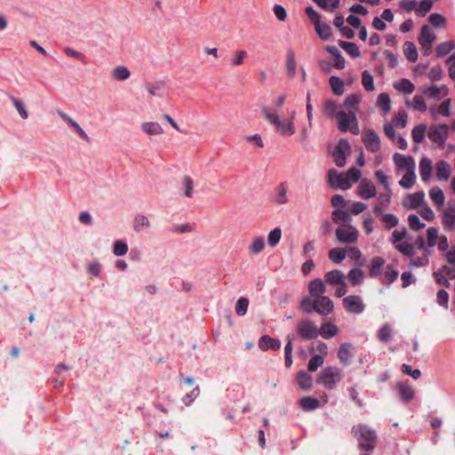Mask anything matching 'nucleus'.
<instances>
[{
	"instance_id": "nucleus-1",
	"label": "nucleus",
	"mask_w": 455,
	"mask_h": 455,
	"mask_svg": "<svg viewBox=\"0 0 455 455\" xmlns=\"http://www.w3.org/2000/svg\"><path fill=\"white\" fill-rule=\"evenodd\" d=\"M260 111L262 115L264 116L265 119L271 124L275 131L280 133V135L283 137H290L293 135L296 132L295 126H294V118L296 112L292 111L291 114V116L286 120H280V117L276 112V110L271 109L270 108H267L266 106H263L260 108Z\"/></svg>"
},
{
	"instance_id": "nucleus-2",
	"label": "nucleus",
	"mask_w": 455,
	"mask_h": 455,
	"mask_svg": "<svg viewBox=\"0 0 455 455\" xmlns=\"http://www.w3.org/2000/svg\"><path fill=\"white\" fill-rule=\"evenodd\" d=\"M354 436L357 439L359 446L366 451H372L377 444L376 432L365 424L360 423L352 428Z\"/></svg>"
},
{
	"instance_id": "nucleus-3",
	"label": "nucleus",
	"mask_w": 455,
	"mask_h": 455,
	"mask_svg": "<svg viewBox=\"0 0 455 455\" xmlns=\"http://www.w3.org/2000/svg\"><path fill=\"white\" fill-rule=\"evenodd\" d=\"M342 379L341 370L336 366H329L322 370L318 381L325 387L332 389Z\"/></svg>"
},
{
	"instance_id": "nucleus-4",
	"label": "nucleus",
	"mask_w": 455,
	"mask_h": 455,
	"mask_svg": "<svg viewBox=\"0 0 455 455\" xmlns=\"http://www.w3.org/2000/svg\"><path fill=\"white\" fill-rule=\"evenodd\" d=\"M297 331L303 339H313L319 335L317 325L308 319H302L298 322Z\"/></svg>"
},
{
	"instance_id": "nucleus-5",
	"label": "nucleus",
	"mask_w": 455,
	"mask_h": 455,
	"mask_svg": "<svg viewBox=\"0 0 455 455\" xmlns=\"http://www.w3.org/2000/svg\"><path fill=\"white\" fill-rule=\"evenodd\" d=\"M335 234L337 239L343 243H354L358 238V231L351 225L338 228Z\"/></svg>"
},
{
	"instance_id": "nucleus-6",
	"label": "nucleus",
	"mask_w": 455,
	"mask_h": 455,
	"mask_svg": "<svg viewBox=\"0 0 455 455\" xmlns=\"http://www.w3.org/2000/svg\"><path fill=\"white\" fill-rule=\"evenodd\" d=\"M345 309L351 314L359 315L363 312L365 305L362 298L358 295H349L342 300Z\"/></svg>"
},
{
	"instance_id": "nucleus-7",
	"label": "nucleus",
	"mask_w": 455,
	"mask_h": 455,
	"mask_svg": "<svg viewBox=\"0 0 455 455\" xmlns=\"http://www.w3.org/2000/svg\"><path fill=\"white\" fill-rule=\"evenodd\" d=\"M351 150V147L349 142L345 140L341 139L338 145L336 146L333 153L332 157L337 166L343 167L346 164V155L347 153H349Z\"/></svg>"
},
{
	"instance_id": "nucleus-8",
	"label": "nucleus",
	"mask_w": 455,
	"mask_h": 455,
	"mask_svg": "<svg viewBox=\"0 0 455 455\" xmlns=\"http://www.w3.org/2000/svg\"><path fill=\"white\" fill-rule=\"evenodd\" d=\"M448 125L446 124H438L432 126L428 131V138L429 140L438 144L440 147H443L444 141L448 138Z\"/></svg>"
},
{
	"instance_id": "nucleus-9",
	"label": "nucleus",
	"mask_w": 455,
	"mask_h": 455,
	"mask_svg": "<svg viewBox=\"0 0 455 455\" xmlns=\"http://www.w3.org/2000/svg\"><path fill=\"white\" fill-rule=\"evenodd\" d=\"M328 178L330 186L333 188H339L346 190L351 188V184H349L345 172L338 173L335 170H330L328 172Z\"/></svg>"
},
{
	"instance_id": "nucleus-10",
	"label": "nucleus",
	"mask_w": 455,
	"mask_h": 455,
	"mask_svg": "<svg viewBox=\"0 0 455 455\" xmlns=\"http://www.w3.org/2000/svg\"><path fill=\"white\" fill-rule=\"evenodd\" d=\"M442 225L446 232L455 230V207L448 204L442 213Z\"/></svg>"
},
{
	"instance_id": "nucleus-11",
	"label": "nucleus",
	"mask_w": 455,
	"mask_h": 455,
	"mask_svg": "<svg viewBox=\"0 0 455 455\" xmlns=\"http://www.w3.org/2000/svg\"><path fill=\"white\" fill-rule=\"evenodd\" d=\"M362 140L368 151L377 153L380 149V139L375 132L368 130Z\"/></svg>"
},
{
	"instance_id": "nucleus-12",
	"label": "nucleus",
	"mask_w": 455,
	"mask_h": 455,
	"mask_svg": "<svg viewBox=\"0 0 455 455\" xmlns=\"http://www.w3.org/2000/svg\"><path fill=\"white\" fill-rule=\"evenodd\" d=\"M358 195L364 200L376 196L377 190L373 182L369 179L361 180L357 187Z\"/></svg>"
},
{
	"instance_id": "nucleus-13",
	"label": "nucleus",
	"mask_w": 455,
	"mask_h": 455,
	"mask_svg": "<svg viewBox=\"0 0 455 455\" xmlns=\"http://www.w3.org/2000/svg\"><path fill=\"white\" fill-rule=\"evenodd\" d=\"M334 304L332 300L327 297H318L315 299V312L320 315H328L333 311Z\"/></svg>"
},
{
	"instance_id": "nucleus-14",
	"label": "nucleus",
	"mask_w": 455,
	"mask_h": 455,
	"mask_svg": "<svg viewBox=\"0 0 455 455\" xmlns=\"http://www.w3.org/2000/svg\"><path fill=\"white\" fill-rule=\"evenodd\" d=\"M356 115L353 112L347 113L344 110H339L336 113V120L338 128L340 132H346L349 130L352 122H355Z\"/></svg>"
},
{
	"instance_id": "nucleus-15",
	"label": "nucleus",
	"mask_w": 455,
	"mask_h": 455,
	"mask_svg": "<svg viewBox=\"0 0 455 455\" xmlns=\"http://www.w3.org/2000/svg\"><path fill=\"white\" fill-rule=\"evenodd\" d=\"M393 160L398 171L408 172V170H415L416 168L415 161L412 156H404L395 153L393 156Z\"/></svg>"
},
{
	"instance_id": "nucleus-16",
	"label": "nucleus",
	"mask_w": 455,
	"mask_h": 455,
	"mask_svg": "<svg viewBox=\"0 0 455 455\" xmlns=\"http://www.w3.org/2000/svg\"><path fill=\"white\" fill-rule=\"evenodd\" d=\"M421 92L429 99L440 100L448 94V87L442 85L440 87L436 85L433 86H423L421 87Z\"/></svg>"
},
{
	"instance_id": "nucleus-17",
	"label": "nucleus",
	"mask_w": 455,
	"mask_h": 455,
	"mask_svg": "<svg viewBox=\"0 0 455 455\" xmlns=\"http://www.w3.org/2000/svg\"><path fill=\"white\" fill-rule=\"evenodd\" d=\"M436 39V36L432 30V28L428 25H423L420 29V34L419 36V43L421 45V47H427V49L429 47H432L433 44L435 43Z\"/></svg>"
},
{
	"instance_id": "nucleus-18",
	"label": "nucleus",
	"mask_w": 455,
	"mask_h": 455,
	"mask_svg": "<svg viewBox=\"0 0 455 455\" xmlns=\"http://www.w3.org/2000/svg\"><path fill=\"white\" fill-rule=\"evenodd\" d=\"M425 193L424 191H418L413 194L407 195L402 202V204L404 208L407 209H417L424 201Z\"/></svg>"
},
{
	"instance_id": "nucleus-19",
	"label": "nucleus",
	"mask_w": 455,
	"mask_h": 455,
	"mask_svg": "<svg viewBox=\"0 0 455 455\" xmlns=\"http://www.w3.org/2000/svg\"><path fill=\"white\" fill-rule=\"evenodd\" d=\"M326 286L321 278H315L308 283V292L313 299L323 297Z\"/></svg>"
},
{
	"instance_id": "nucleus-20",
	"label": "nucleus",
	"mask_w": 455,
	"mask_h": 455,
	"mask_svg": "<svg viewBox=\"0 0 455 455\" xmlns=\"http://www.w3.org/2000/svg\"><path fill=\"white\" fill-rule=\"evenodd\" d=\"M58 115L60 116V118L63 121H65L68 124H69L70 127H72L77 132V134L79 135L80 138H82L83 140H85L87 141L89 140L88 135L86 134V132L84 131V129L79 125V124L77 122L73 120L68 114H66L62 111H58Z\"/></svg>"
},
{
	"instance_id": "nucleus-21",
	"label": "nucleus",
	"mask_w": 455,
	"mask_h": 455,
	"mask_svg": "<svg viewBox=\"0 0 455 455\" xmlns=\"http://www.w3.org/2000/svg\"><path fill=\"white\" fill-rule=\"evenodd\" d=\"M353 345L350 343H343L339 346L338 350V358L343 365H348L350 359L353 356Z\"/></svg>"
},
{
	"instance_id": "nucleus-22",
	"label": "nucleus",
	"mask_w": 455,
	"mask_h": 455,
	"mask_svg": "<svg viewBox=\"0 0 455 455\" xmlns=\"http://www.w3.org/2000/svg\"><path fill=\"white\" fill-rule=\"evenodd\" d=\"M433 172L432 161L427 157L419 161V175L422 181L427 182L430 180Z\"/></svg>"
},
{
	"instance_id": "nucleus-23",
	"label": "nucleus",
	"mask_w": 455,
	"mask_h": 455,
	"mask_svg": "<svg viewBox=\"0 0 455 455\" xmlns=\"http://www.w3.org/2000/svg\"><path fill=\"white\" fill-rule=\"evenodd\" d=\"M436 168V178L438 180L445 181L447 180L451 173V165L445 161H439L435 164Z\"/></svg>"
},
{
	"instance_id": "nucleus-24",
	"label": "nucleus",
	"mask_w": 455,
	"mask_h": 455,
	"mask_svg": "<svg viewBox=\"0 0 455 455\" xmlns=\"http://www.w3.org/2000/svg\"><path fill=\"white\" fill-rule=\"evenodd\" d=\"M324 280L330 285H339L345 282L346 276L342 271L335 269L327 272L324 275Z\"/></svg>"
},
{
	"instance_id": "nucleus-25",
	"label": "nucleus",
	"mask_w": 455,
	"mask_h": 455,
	"mask_svg": "<svg viewBox=\"0 0 455 455\" xmlns=\"http://www.w3.org/2000/svg\"><path fill=\"white\" fill-rule=\"evenodd\" d=\"M259 346L263 350H267L268 348H271L272 350L276 351L279 350L281 347V341L276 339L270 338L267 335H265L260 338Z\"/></svg>"
},
{
	"instance_id": "nucleus-26",
	"label": "nucleus",
	"mask_w": 455,
	"mask_h": 455,
	"mask_svg": "<svg viewBox=\"0 0 455 455\" xmlns=\"http://www.w3.org/2000/svg\"><path fill=\"white\" fill-rule=\"evenodd\" d=\"M338 332V327L330 322L323 323L319 329V335L326 339L333 338Z\"/></svg>"
},
{
	"instance_id": "nucleus-27",
	"label": "nucleus",
	"mask_w": 455,
	"mask_h": 455,
	"mask_svg": "<svg viewBox=\"0 0 455 455\" xmlns=\"http://www.w3.org/2000/svg\"><path fill=\"white\" fill-rule=\"evenodd\" d=\"M403 54L405 55L406 59L411 62L414 63L418 60V50L414 43L406 41L403 45Z\"/></svg>"
},
{
	"instance_id": "nucleus-28",
	"label": "nucleus",
	"mask_w": 455,
	"mask_h": 455,
	"mask_svg": "<svg viewBox=\"0 0 455 455\" xmlns=\"http://www.w3.org/2000/svg\"><path fill=\"white\" fill-rule=\"evenodd\" d=\"M315 29L319 37L323 41H327L331 36V28L326 22H322L321 20L316 22Z\"/></svg>"
},
{
	"instance_id": "nucleus-29",
	"label": "nucleus",
	"mask_w": 455,
	"mask_h": 455,
	"mask_svg": "<svg viewBox=\"0 0 455 455\" xmlns=\"http://www.w3.org/2000/svg\"><path fill=\"white\" fill-rule=\"evenodd\" d=\"M141 129L148 135H160L164 132V129L156 122H145L141 124Z\"/></svg>"
},
{
	"instance_id": "nucleus-30",
	"label": "nucleus",
	"mask_w": 455,
	"mask_h": 455,
	"mask_svg": "<svg viewBox=\"0 0 455 455\" xmlns=\"http://www.w3.org/2000/svg\"><path fill=\"white\" fill-rule=\"evenodd\" d=\"M385 264V259L381 257H374L371 262L370 276L377 277L381 275V269Z\"/></svg>"
},
{
	"instance_id": "nucleus-31",
	"label": "nucleus",
	"mask_w": 455,
	"mask_h": 455,
	"mask_svg": "<svg viewBox=\"0 0 455 455\" xmlns=\"http://www.w3.org/2000/svg\"><path fill=\"white\" fill-rule=\"evenodd\" d=\"M265 248V239L263 236L255 237L248 246V251L251 255L260 253Z\"/></svg>"
},
{
	"instance_id": "nucleus-32",
	"label": "nucleus",
	"mask_w": 455,
	"mask_h": 455,
	"mask_svg": "<svg viewBox=\"0 0 455 455\" xmlns=\"http://www.w3.org/2000/svg\"><path fill=\"white\" fill-rule=\"evenodd\" d=\"M415 181V170H408V172H405V174L399 180V185L405 189H410L413 187Z\"/></svg>"
},
{
	"instance_id": "nucleus-33",
	"label": "nucleus",
	"mask_w": 455,
	"mask_h": 455,
	"mask_svg": "<svg viewBox=\"0 0 455 455\" xmlns=\"http://www.w3.org/2000/svg\"><path fill=\"white\" fill-rule=\"evenodd\" d=\"M398 275L399 273L397 270H395L392 266L387 265L381 277V282L389 285L397 279Z\"/></svg>"
},
{
	"instance_id": "nucleus-34",
	"label": "nucleus",
	"mask_w": 455,
	"mask_h": 455,
	"mask_svg": "<svg viewBox=\"0 0 455 455\" xmlns=\"http://www.w3.org/2000/svg\"><path fill=\"white\" fill-rule=\"evenodd\" d=\"M394 88L396 91L403 92L404 93H412L415 90L414 84L407 78H402L400 81L394 84Z\"/></svg>"
},
{
	"instance_id": "nucleus-35",
	"label": "nucleus",
	"mask_w": 455,
	"mask_h": 455,
	"mask_svg": "<svg viewBox=\"0 0 455 455\" xmlns=\"http://www.w3.org/2000/svg\"><path fill=\"white\" fill-rule=\"evenodd\" d=\"M361 97L356 94L348 95L344 100V106L347 109V113H356L358 104L360 102Z\"/></svg>"
},
{
	"instance_id": "nucleus-36",
	"label": "nucleus",
	"mask_w": 455,
	"mask_h": 455,
	"mask_svg": "<svg viewBox=\"0 0 455 455\" xmlns=\"http://www.w3.org/2000/svg\"><path fill=\"white\" fill-rule=\"evenodd\" d=\"M297 379L298 383L302 389L308 390L312 387L313 379L312 377L307 371H299Z\"/></svg>"
},
{
	"instance_id": "nucleus-37",
	"label": "nucleus",
	"mask_w": 455,
	"mask_h": 455,
	"mask_svg": "<svg viewBox=\"0 0 455 455\" xmlns=\"http://www.w3.org/2000/svg\"><path fill=\"white\" fill-rule=\"evenodd\" d=\"M299 405L305 411H313L319 407L320 402L311 396H304L299 400Z\"/></svg>"
},
{
	"instance_id": "nucleus-38",
	"label": "nucleus",
	"mask_w": 455,
	"mask_h": 455,
	"mask_svg": "<svg viewBox=\"0 0 455 455\" xmlns=\"http://www.w3.org/2000/svg\"><path fill=\"white\" fill-rule=\"evenodd\" d=\"M429 196L431 200L433 201L434 204L437 207L443 206L444 204V194L443 190L438 188L435 187L433 188L429 192Z\"/></svg>"
},
{
	"instance_id": "nucleus-39",
	"label": "nucleus",
	"mask_w": 455,
	"mask_h": 455,
	"mask_svg": "<svg viewBox=\"0 0 455 455\" xmlns=\"http://www.w3.org/2000/svg\"><path fill=\"white\" fill-rule=\"evenodd\" d=\"M112 77L118 81H124L131 76V72L124 66H117L111 72Z\"/></svg>"
},
{
	"instance_id": "nucleus-40",
	"label": "nucleus",
	"mask_w": 455,
	"mask_h": 455,
	"mask_svg": "<svg viewBox=\"0 0 455 455\" xmlns=\"http://www.w3.org/2000/svg\"><path fill=\"white\" fill-rule=\"evenodd\" d=\"M395 248L403 255L410 258L414 256L416 252L414 245L407 241L397 244Z\"/></svg>"
},
{
	"instance_id": "nucleus-41",
	"label": "nucleus",
	"mask_w": 455,
	"mask_h": 455,
	"mask_svg": "<svg viewBox=\"0 0 455 455\" xmlns=\"http://www.w3.org/2000/svg\"><path fill=\"white\" fill-rule=\"evenodd\" d=\"M339 45L347 54L354 58H357L361 54L358 46L355 43L339 41Z\"/></svg>"
},
{
	"instance_id": "nucleus-42",
	"label": "nucleus",
	"mask_w": 455,
	"mask_h": 455,
	"mask_svg": "<svg viewBox=\"0 0 455 455\" xmlns=\"http://www.w3.org/2000/svg\"><path fill=\"white\" fill-rule=\"evenodd\" d=\"M164 88L165 84L161 81L154 82L147 85V91L151 96H162V92H164Z\"/></svg>"
},
{
	"instance_id": "nucleus-43",
	"label": "nucleus",
	"mask_w": 455,
	"mask_h": 455,
	"mask_svg": "<svg viewBox=\"0 0 455 455\" xmlns=\"http://www.w3.org/2000/svg\"><path fill=\"white\" fill-rule=\"evenodd\" d=\"M285 66H286L288 74L291 76H294L295 73H296V61H295V53L291 50H289L286 53Z\"/></svg>"
},
{
	"instance_id": "nucleus-44",
	"label": "nucleus",
	"mask_w": 455,
	"mask_h": 455,
	"mask_svg": "<svg viewBox=\"0 0 455 455\" xmlns=\"http://www.w3.org/2000/svg\"><path fill=\"white\" fill-rule=\"evenodd\" d=\"M427 131V125L424 124H420L413 128L411 136L412 140L415 143H420L424 140L425 134Z\"/></svg>"
},
{
	"instance_id": "nucleus-45",
	"label": "nucleus",
	"mask_w": 455,
	"mask_h": 455,
	"mask_svg": "<svg viewBox=\"0 0 455 455\" xmlns=\"http://www.w3.org/2000/svg\"><path fill=\"white\" fill-rule=\"evenodd\" d=\"M455 48V43L453 41H447L442 43L436 46V56L438 58L443 57L451 52Z\"/></svg>"
},
{
	"instance_id": "nucleus-46",
	"label": "nucleus",
	"mask_w": 455,
	"mask_h": 455,
	"mask_svg": "<svg viewBox=\"0 0 455 455\" xmlns=\"http://www.w3.org/2000/svg\"><path fill=\"white\" fill-rule=\"evenodd\" d=\"M329 83L335 95H341L344 92V82L339 77L331 76Z\"/></svg>"
},
{
	"instance_id": "nucleus-47",
	"label": "nucleus",
	"mask_w": 455,
	"mask_h": 455,
	"mask_svg": "<svg viewBox=\"0 0 455 455\" xmlns=\"http://www.w3.org/2000/svg\"><path fill=\"white\" fill-rule=\"evenodd\" d=\"M346 250L342 248H333L329 251V259L336 263H340L346 258Z\"/></svg>"
},
{
	"instance_id": "nucleus-48",
	"label": "nucleus",
	"mask_w": 455,
	"mask_h": 455,
	"mask_svg": "<svg viewBox=\"0 0 455 455\" xmlns=\"http://www.w3.org/2000/svg\"><path fill=\"white\" fill-rule=\"evenodd\" d=\"M377 103L385 114L390 111L391 101L387 93H380L378 96Z\"/></svg>"
},
{
	"instance_id": "nucleus-49",
	"label": "nucleus",
	"mask_w": 455,
	"mask_h": 455,
	"mask_svg": "<svg viewBox=\"0 0 455 455\" xmlns=\"http://www.w3.org/2000/svg\"><path fill=\"white\" fill-rule=\"evenodd\" d=\"M399 394L402 397V399L405 402H410L412 400L414 396V390L413 388L406 384H401L399 385Z\"/></svg>"
},
{
	"instance_id": "nucleus-50",
	"label": "nucleus",
	"mask_w": 455,
	"mask_h": 455,
	"mask_svg": "<svg viewBox=\"0 0 455 455\" xmlns=\"http://www.w3.org/2000/svg\"><path fill=\"white\" fill-rule=\"evenodd\" d=\"M11 100H12V102L14 108L20 114V117L22 119H28V112L26 108L25 103L21 100L14 98V97H12Z\"/></svg>"
},
{
	"instance_id": "nucleus-51",
	"label": "nucleus",
	"mask_w": 455,
	"mask_h": 455,
	"mask_svg": "<svg viewBox=\"0 0 455 455\" xmlns=\"http://www.w3.org/2000/svg\"><path fill=\"white\" fill-rule=\"evenodd\" d=\"M378 338L381 342L387 343L392 338V329L388 323L384 324L378 332Z\"/></svg>"
},
{
	"instance_id": "nucleus-52",
	"label": "nucleus",
	"mask_w": 455,
	"mask_h": 455,
	"mask_svg": "<svg viewBox=\"0 0 455 455\" xmlns=\"http://www.w3.org/2000/svg\"><path fill=\"white\" fill-rule=\"evenodd\" d=\"M439 237L437 228L431 227L427 229V242L429 248L434 247L437 243Z\"/></svg>"
},
{
	"instance_id": "nucleus-53",
	"label": "nucleus",
	"mask_w": 455,
	"mask_h": 455,
	"mask_svg": "<svg viewBox=\"0 0 455 455\" xmlns=\"http://www.w3.org/2000/svg\"><path fill=\"white\" fill-rule=\"evenodd\" d=\"M347 277L353 285H356L363 281V272L360 268H353L348 272Z\"/></svg>"
},
{
	"instance_id": "nucleus-54",
	"label": "nucleus",
	"mask_w": 455,
	"mask_h": 455,
	"mask_svg": "<svg viewBox=\"0 0 455 455\" xmlns=\"http://www.w3.org/2000/svg\"><path fill=\"white\" fill-rule=\"evenodd\" d=\"M275 203L278 204H284L288 203L287 187L282 183L277 188V195L275 196Z\"/></svg>"
},
{
	"instance_id": "nucleus-55",
	"label": "nucleus",
	"mask_w": 455,
	"mask_h": 455,
	"mask_svg": "<svg viewBox=\"0 0 455 455\" xmlns=\"http://www.w3.org/2000/svg\"><path fill=\"white\" fill-rule=\"evenodd\" d=\"M282 230L280 228H275L271 230L267 235V243L271 247H275L281 240Z\"/></svg>"
},
{
	"instance_id": "nucleus-56",
	"label": "nucleus",
	"mask_w": 455,
	"mask_h": 455,
	"mask_svg": "<svg viewBox=\"0 0 455 455\" xmlns=\"http://www.w3.org/2000/svg\"><path fill=\"white\" fill-rule=\"evenodd\" d=\"M362 84L365 91L372 92L374 90L373 76L367 70L362 74Z\"/></svg>"
},
{
	"instance_id": "nucleus-57",
	"label": "nucleus",
	"mask_w": 455,
	"mask_h": 455,
	"mask_svg": "<svg viewBox=\"0 0 455 455\" xmlns=\"http://www.w3.org/2000/svg\"><path fill=\"white\" fill-rule=\"evenodd\" d=\"M407 105L413 107L415 109H417L420 112H425L427 108V106L424 99L422 98V96H419V95L414 96L412 101L407 102Z\"/></svg>"
},
{
	"instance_id": "nucleus-58",
	"label": "nucleus",
	"mask_w": 455,
	"mask_h": 455,
	"mask_svg": "<svg viewBox=\"0 0 455 455\" xmlns=\"http://www.w3.org/2000/svg\"><path fill=\"white\" fill-rule=\"evenodd\" d=\"M337 109L338 106L334 100H329L325 101L323 107V113L325 116H327L328 117H336V113L339 112Z\"/></svg>"
},
{
	"instance_id": "nucleus-59",
	"label": "nucleus",
	"mask_w": 455,
	"mask_h": 455,
	"mask_svg": "<svg viewBox=\"0 0 455 455\" xmlns=\"http://www.w3.org/2000/svg\"><path fill=\"white\" fill-rule=\"evenodd\" d=\"M324 362L323 355H315L308 362L307 369L310 371H315Z\"/></svg>"
},
{
	"instance_id": "nucleus-60",
	"label": "nucleus",
	"mask_w": 455,
	"mask_h": 455,
	"mask_svg": "<svg viewBox=\"0 0 455 455\" xmlns=\"http://www.w3.org/2000/svg\"><path fill=\"white\" fill-rule=\"evenodd\" d=\"M332 220L334 222L336 223H339V222H348L350 221L351 218L349 216V214L345 212V211H342V210H335L332 212Z\"/></svg>"
},
{
	"instance_id": "nucleus-61",
	"label": "nucleus",
	"mask_w": 455,
	"mask_h": 455,
	"mask_svg": "<svg viewBox=\"0 0 455 455\" xmlns=\"http://www.w3.org/2000/svg\"><path fill=\"white\" fill-rule=\"evenodd\" d=\"M408 223L411 229L418 231L425 227V223L421 222L419 218L415 214H411L408 217Z\"/></svg>"
},
{
	"instance_id": "nucleus-62",
	"label": "nucleus",
	"mask_w": 455,
	"mask_h": 455,
	"mask_svg": "<svg viewBox=\"0 0 455 455\" xmlns=\"http://www.w3.org/2000/svg\"><path fill=\"white\" fill-rule=\"evenodd\" d=\"M430 254L425 253L424 255L420 257H417L415 259H412L409 264L410 267H425L428 265L429 263V257Z\"/></svg>"
},
{
	"instance_id": "nucleus-63",
	"label": "nucleus",
	"mask_w": 455,
	"mask_h": 455,
	"mask_svg": "<svg viewBox=\"0 0 455 455\" xmlns=\"http://www.w3.org/2000/svg\"><path fill=\"white\" fill-rule=\"evenodd\" d=\"M432 0H422L419 3V7L416 9V12L418 13V15L424 17L432 9Z\"/></svg>"
},
{
	"instance_id": "nucleus-64",
	"label": "nucleus",
	"mask_w": 455,
	"mask_h": 455,
	"mask_svg": "<svg viewBox=\"0 0 455 455\" xmlns=\"http://www.w3.org/2000/svg\"><path fill=\"white\" fill-rule=\"evenodd\" d=\"M247 57V52L244 50L237 51L235 52L234 57L230 60L232 67L240 66L243 63L244 59Z\"/></svg>"
}]
</instances>
